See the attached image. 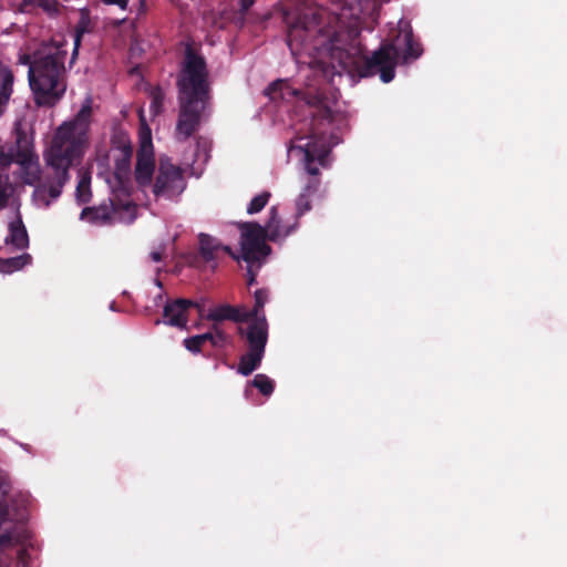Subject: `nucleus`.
I'll list each match as a JSON object with an SVG mask.
<instances>
[{
  "label": "nucleus",
  "mask_w": 567,
  "mask_h": 567,
  "mask_svg": "<svg viewBox=\"0 0 567 567\" xmlns=\"http://www.w3.org/2000/svg\"><path fill=\"white\" fill-rule=\"evenodd\" d=\"M92 115L90 103L82 105L75 117L63 123L56 130L49 150L44 154L51 169L34 189V196L44 207L62 194V188L70 181V168L80 163L86 144V133Z\"/></svg>",
  "instance_id": "obj_1"
},
{
  "label": "nucleus",
  "mask_w": 567,
  "mask_h": 567,
  "mask_svg": "<svg viewBox=\"0 0 567 567\" xmlns=\"http://www.w3.org/2000/svg\"><path fill=\"white\" fill-rule=\"evenodd\" d=\"M176 85L179 111L175 137L178 142H186L198 131L212 97L206 60L192 44L185 48Z\"/></svg>",
  "instance_id": "obj_2"
},
{
  "label": "nucleus",
  "mask_w": 567,
  "mask_h": 567,
  "mask_svg": "<svg viewBox=\"0 0 567 567\" xmlns=\"http://www.w3.org/2000/svg\"><path fill=\"white\" fill-rule=\"evenodd\" d=\"M308 104L315 106L316 111L311 112L312 121L307 142L297 147L303 152V166L309 175L300 194L313 196L320 186V167L329 168V155L337 142H331L332 135L327 136L324 128L332 122L331 109L317 95L310 97Z\"/></svg>",
  "instance_id": "obj_3"
},
{
  "label": "nucleus",
  "mask_w": 567,
  "mask_h": 567,
  "mask_svg": "<svg viewBox=\"0 0 567 567\" xmlns=\"http://www.w3.org/2000/svg\"><path fill=\"white\" fill-rule=\"evenodd\" d=\"M65 56L66 52L55 45H43L35 50L28 79L38 106H54L64 95Z\"/></svg>",
  "instance_id": "obj_4"
},
{
  "label": "nucleus",
  "mask_w": 567,
  "mask_h": 567,
  "mask_svg": "<svg viewBox=\"0 0 567 567\" xmlns=\"http://www.w3.org/2000/svg\"><path fill=\"white\" fill-rule=\"evenodd\" d=\"M332 58L339 61L341 68L350 74L360 78L380 75L384 83L394 79L395 66L401 58L398 47L392 42H384L372 53L365 56L360 47L352 45L349 49H334Z\"/></svg>",
  "instance_id": "obj_5"
},
{
  "label": "nucleus",
  "mask_w": 567,
  "mask_h": 567,
  "mask_svg": "<svg viewBox=\"0 0 567 567\" xmlns=\"http://www.w3.org/2000/svg\"><path fill=\"white\" fill-rule=\"evenodd\" d=\"M321 32L320 18L317 13L302 14L293 22L287 34V44L292 55H298L313 48L312 42Z\"/></svg>",
  "instance_id": "obj_6"
},
{
  "label": "nucleus",
  "mask_w": 567,
  "mask_h": 567,
  "mask_svg": "<svg viewBox=\"0 0 567 567\" xmlns=\"http://www.w3.org/2000/svg\"><path fill=\"white\" fill-rule=\"evenodd\" d=\"M241 255L240 259L246 264L261 267L262 260L270 254L271 248L265 243L267 236L262 226L256 221H247L240 225Z\"/></svg>",
  "instance_id": "obj_7"
},
{
  "label": "nucleus",
  "mask_w": 567,
  "mask_h": 567,
  "mask_svg": "<svg viewBox=\"0 0 567 567\" xmlns=\"http://www.w3.org/2000/svg\"><path fill=\"white\" fill-rule=\"evenodd\" d=\"M185 188V181L182 169L169 162L161 161L157 176L153 185V193L156 197L174 198Z\"/></svg>",
  "instance_id": "obj_8"
},
{
  "label": "nucleus",
  "mask_w": 567,
  "mask_h": 567,
  "mask_svg": "<svg viewBox=\"0 0 567 567\" xmlns=\"http://www.w3.org/2000/svg\"><path fill=\"white\" fill-rule=\"evenodd\" d=\"M0 157L4 158V165L17 163L24 168H29L34 161L37 162L32 143L21 128L16 130L14 143L8 147L7 152L1 151Z\"/></svg>",
  "instance_id": "obj_9"
},
{
  "label": "nucleus",
  "mask_w": 567,
  "mask_h": 567,
  "mask_svg": "<svg viewBox=\"0 0 567 567\" xmlns=\"http://www.w3.org/2000/svg\"><path fill=\"white\" fill-rule=\"evenodd\" d=\"M113 142L114 158V178L117 187L122 190H128L131 186V159L133 156V147L128 141L121 140L118 144Z\"/></svg>",
  "instance_id": "obj_10"
},
{
  "label": "nucleus",
  "mask_w": 567,
  "mask_h": 567,
  "mask_svg": "<svg viewBox=\"0 0 567 567\" xmlns=\"http://www.w3.org/2000/svg\"><path fill=\"white\" fill-rule=\"evenodd\" d=\"M247 326L237 328L238 336L245 340L248 350L265 352L268 342V322L266 317L248 319Z\"/></svg>",
  "instance_id": "obj_11"
},
{
  "label": "nucleus",
  "mask_w": 567,
  "mask_h": 567,
  "mask_svg": "<svg viewBox=\"0 0 567 567\" xmlns=\"http://www.w3.org/2000/svg\"><path fill=\"white\" fill-rule=\"evenodd\" d=\"M199 308L198 303L184 298L168 300L163 309V323L186 329L188 322V310L190 308Z\"/></svg>",
  "instance_id": "obj_12"
},
{
  "label": "nucleus",
  "mask_w": 567,
  "mask_h": 567,
  "mask_svg": "<svg viewBox=\"0 0 567 567\" xmlns=\"http://www.w3.org/2000/svg\"><path fill=\"white\" fill-rule=\"evenodd\" d=\"M134 208L135 206L130 202L114 203L111 200L110 204H102L97 207H85L81 213V218H89L90 221L96 224H107L120 209L131 210Z\"/></svg>",
  "instance_id": "obj_13"
},
{
  "label": "nucleus",
  "mask_w": 567,
  "mask_h": 567,
  "mask_svg": "<svg viewBox=\"0 0 567 567\" xmlns=\"http://www.w3.org/2000/svg\"><path fill=\"white\" fill-rule=\"evenodd\" d=\"M199 255L205 262H215L220 252L228 254L234 259L239 260L229 246L221 245L215 237L208 234H199Z\"/></svg>",
  "instance_id": "obj_14"
},
{
  "label": "nucleus",
  "mask_w": 567,
  "mask_h": 567,
  "mask_svg": "<svg viewBox=\"0 0 567 567\" xmlns=\"http://www.w3.org/2000/svg\"><path fill=\"white\" fill-rule=\"evenodd\" d=\"M155 169V161L152 151H147L145 145L137 153L135 181L140 187L150 186Z\"/></svg>",
  "instance_id": "obj_15"
},
{
  "label": "nucleus",
  "mask_w": 567,
  "mask_h": 567,
  "mask_svg": "<svg viewBox=\"0 0 567 567\" xmlns=\"http://www.w3.org/2000/svg\"><path fill=\"white\" fill-rule=\"evenodd\" d=\"M298 227V221L295 220L293 224L284 226L281 224V219L278 214V207L272 206L269 210V218L262 229H265V235L268 240L277 241L279 239H284L292 234Z\"/></svg>",
  "instance_id": "obj_16"
},
{
  "label": "nucleus",
  "mask_w": 567,
  "mask_h": 567,
  "mask_svg": "<svg viewBox=\"0 0 567 567\" xmlns=\"http://www.w3.org/2000/svg\"><path fill=\"white\" fill-rule=\"evenodd\" d=\"M207 320L213 321L216 324L224 320L243 323L248 320V318L244 308L225 303L212 308L207 313Z\"/></svg>",
  "instance_id": "obj_17"
},
{
  "label": "nucleus",
  "mask_w": 567,
  "mask_h": 567,
  "mask_svg": "<svg viewBox=\"0 0 567 567\" xmlns=\"http://www.w3.org/2000/svg\"><path fill=\"white\" fill-rule=\"evenodd\" d=\"M14 74L0 63V117L6 113L13 93Z\"/></svg>",
  "instance_id": "obj_18"
},
{
  "label": "nucleus",
  "mask_w": 567,
  "mask_h": 567,
  "mask_svg": "<svg viewBox=\"0 0 567 567\" xmlns=\"http://www.w3.org/2000/svg\"><path fill=\"white\" fill-rule=\"evenodd\" d=\"M6 244L14 246L17 249H25L29 246V236L20 217L9 224V235Z\"/></svg>",
  "instance_id": "obj_19"
},
{
  "label": "nucleus",
  "mask_w": 567,
  "mask_h": 567,
  "mask_svg": "<svg viewBox=\"0 0 567 567\" xmlns=\"http://www.w3.org/2000/svg\"><path fill=\"white\" fill-rule=\"evenodd\" d=\"M265 352L248 350L240 357L237 372L245 377L251 374L261 364Z\"/></svg>",
  "instance_id": "obj_20"
},
{
  "label": "nucleus",
  "mask_w": 567,
  "mask_h": 567,
  "mask_svg": "<svg viewBox=\"0 0 567 567\" xmlns=\"http://www.w3.org/2000/svg\"><path fill=\"white\" fill-rule=\"evenodd\" d=\"M80 181L76 185L75 196L79 204H86L92 198L91 192V173L80 169Z\"/></svg>",
  "instance_id": "obj_21"
},
{
  "label": "nucleus",
  "mask_w": 567,
  "mask_h": 567,
  "mask_svg": "<svg viewBox=\"0 0 567 567\" xmlns=\"http://www.w3.org/2000/svg\"><path fill=\"white\" fill-rule=\"evenodd\" d=\"M39 7L49 14L59 13L58 0H22L21 9L24 12H30L33 8Z\"/></svg>",
  "instance_id": "obj_22"
},
{
  "label": "nucleus",
  "mask_w": 567,
  "mask_h": 567,
  "mask_svg": "<svg viewBox=\"0 0 567 567\" xmlns=\"http://www.w3.org/2000/svg\"><path fill=\"white\" fill-rule=\"evenodd\" d=\"M403 40L405 44L404 52L402 54V59L404 62L409 60H415L422 54V47L419 42H416L413 38V33L411 30L404 32Z\"/></svg>",
  "instance_id": "obj_23"
},
{
  "label": "nucleus",
  "mask_w": 567,
  "mask_h": 567,
  "mask_svg": "<svg viewBox=\"0 0 567 567\" xmlns=\"http://www.w3.org/2000/svg\"><path fill=\"white\" fill-rule=\"evenodd\" d=\"M269 298L268 289H257L254 293L255 303L251 310H246L248 319L266 317L264 313V307Z\"/></svg>",
  "instance_id": "obj_24"
},
{
  "label": "nucleus",
  "mask_w": 567,
  "mask_h": 567,
  "mask_svg": "<svg viewBox=\"0 0 567 567\" xmlns=\"http://www.w3.org/2000/svg\"><path fill=\"white\" fill-rule=\"evenodd\" d=\"M32 257L29 254H22L17 257L1 259L0 271L12 272L22 269L24 266L31 264Z\"/></svg>",
  "instance_id": "obj_25"
},
{
  "label": "nucleus",
  "mask_w": 567,
  "mask_h": 567,
  "mask_svg": "<svg viewBox=\"0 0 567 567\" xmlns=\"http://www.w3.org/2000/svg\"><path fill=\"white\" fill-rule=\"evenodd\" d=\"M265 93L272 100L279 97L285 99L286 95L298 94V92L291 89L284 80H276L272 83H270L269 86L266 89Z\"/></svg>",
  "instance_id": "obj_26"
},
{
  "label": "nucleus",
  "mask_w": 567,
  "mask_h": 567,
  "mask_svg": "<svg viewBox=\"0 0 567 567\" xmlns=\"http://www.w3.org/2000/svg\"><path fill=\"white\" fill-rule=\"evenodd\" d=\"M208 339H210V333L206 332L184 339L183 344L189 352L197 354L202 352L203 347L206 342H208Z\"/></svg>",
  "instance_id": "obj_27"
},
{
  "label": "nucleus",
  "mask_w": 567,
  "mask_h": 567,
  "mask_svg": "<svg viewBox=\"0 0 567 567\" xmlns=\"http://www.w3.org/2000/svg\"><path fill=\"white\" fill-rule=\"evenodd\" d=\"M251 385L265 395L269 396L275 390V382L266 374H256L251 381Z\"/></svg>",
  "instance_id": "obj_28"
},
{
  "label": "nucleus",
  "mask_w": 567,
  "mask_h": 567,
  "mask_svg": "<svg viewBox=\"0 0 567 567\" xmlns=\"http://www.w3.org/2000/svg\"><path fill=\"white\" fill-rule=\"evenodd\" d=\"M270 196L269 192H262L255 196L247 206V213L254 215L261 212L268 204Z\"/></svg>",
  "instance_id": "obj_29"
},
{
  "label": "nucleus",
  "mask_w": 567,
  "mask_h": 567,
  "mask_svg": "<svg viewBox=\"0 0 567 567\" xmlns=\"http://www.w3.org/2000/svg\"><path fill=\"white\" fill-rule=\"evenodd\" d=\"M164 99L165 94L161 87L152 89L150 109L154 115H158L163 112Z\"/></svg>",
  "instance_id": "obj_30"
},
{
  "label": "nucleus",
  "mask_w": 567,
  "mask_h": 567,
  "mask_svg": "<svg viewBox=\"0 0 567 567\" xmlns=\"http://www.w3.org/2000/svg\"><path fill=\"white\" fill-rule=\"evenodd\" d=\"M311 197L310 195L299 194L296 199V216L295 219H298L305 215L307 212L311 209Z\"/></svg>",
  "instance_id": "obj_31"
},
{
  "label": "nucleus",
  "mask_w": 567,
  "mask_h": 567,
  "mask_svg": "<svg viewBox=\"0 0 567 567\" xmlns=\"http://www.w3.org/2000/svg\"><path fill=\"white\" fill-rule=\"evenodd\" d=\"M213 331H208L210 333V339H208V342L214 348L221 347L227 341V334L218 328L216 323L213 324Z\"/></svg>",
  "instance_id": "obj_32"
},
{
  "label": "nucleus",
  "mask_w": 567,
  "mask_h": 567,
  "mask_svg": "<svg viewBox=\"0 0 567 567\" xmlns=\"http://www.w3.org/2000/svg\"><path fill=\"white\" fill-rule=\"evenodd\" d=\"M9 197H10L9 185L0 176V210L3 209L4 207H7Z\"/></svg>",
  "instance_id": "obj_33"
},
{
  "label": "nucleus",
  "mask_w": 567,
  "mask_h": 567,
  "mask_svg": "<svg viewBox=\"0 0 567 567\" xmlns=\"http://www.w3.org/2000/svg\"><path fill=\"white\" fill-rule=\"evenodd\" d=\"M259 268L256 265L247 264V286L251 287L256 284V277Z\"/></svg>",
  "instance_id": "obj_34"
},
{
  "label": "nucleus",
  "mask_w": 567,
  "mask_h": 567,
  "mask_svg": "<svg viewBox=\"0 0 567 567\" xmlns=\"http://www.w3.org/2000/svg\"><path fill=\"white\" fill-rule=\"evenodd\" d=\"M166 247L161 245L156 250L151 251L150 259L154 262H159L165 256Z\"/></svg>",
  "instance_id": "obj_35"
},
{
  "label": "nucleus",
  "mask_w": 567,
  "mask_h": 567,
  "mask_svg": "<svg viewBox=\"0 0 567 567\" xmlns=\"http://www.w3.org/2000/svg\"><path fill=\"white\" fill-rule=\"evenodd\" d=\"M34 60H35V51L32 54H28V53L20 54L18 62L20 64L28 65L29 70H30Z\"/></svg>",
  "instance_id": "obj_36"
},
{
  "label": "nucleus",
  "mask_w": 567,
  "mask_h": 567,
  "mask_svg": "<svg viewBox=\"0 0 567 567\" xmlns=\"http://www.w3.org/2000/svg\"><path fill=\"white\" fill-rule=\"evenodd\" d=\"M105 4H115L118 6L121 9H126L128 0H103Z\"/></svg>",
  "instance_id": "obj_37"
},
{
  "label": "nucleus",
  "mask_w": 567,
  "mask_h": 567,
  "mask_svg": "<svg viewBox=\"0 0 567 567\" xmlns=\"http://www.w3.org/2000/svg\"><path fill=\"white\" fill-rule=\"evenodd\" d=\"M255 0H239L240 10L247 11L252 4Z\"/></svg>",
  "instance_id": "obj_38"
},
{
  "label": "nucleus",
  "mask_w": 567,
  "mask_h": 567,
  "mask_svg": "<svg viewBox=\"0 0 567 567\" xmlns=\"http://www.w3.org/2000/svg\"><path fill=\"white\" fill-rule=\"evenodd\" d=\"M80 43H81V34L78 33L76 37H75V40H74V50H73V53H72V60L71 61H73L74 58L76 56Z\"/></svg>",
  "instance_id": "obj_39"
},
{
  "label": "nucleus",
  "mask_w": 567,
  "mask_h": 567,
  "mask_svg": "<svg viewBox=\"0 0 567 567\" xmlns=\"http://www.w3.org/2000/svg\"><path fill=\"white\" fill-rule=\"evenodd\" d=\"M0 163H2L4 165V158L3 157L2 158L0 157Z\"/></svg>",
  "instance_id": "obj_40"
},
{
  "label": "nucleus",
  "mask_w": 567,
  "mask_h": 567,
  "mask_svg": "<svg viewBox=\"0 0 567 567\" xmlns=\"http://www.w3.org/2000/svg\"><path fill=\"white\" fill-rule=\"evenodd\" d=\"M144 1H145V0H141V4H142V6L144 4Z\"/></svg>",
  "instance_id": "obj_41"
}]
</instances>
